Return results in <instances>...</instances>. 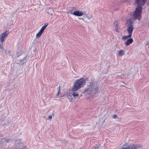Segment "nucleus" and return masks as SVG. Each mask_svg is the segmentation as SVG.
<instances>
[{"instance_id":"6e6552de","label":"nucleus","mask_w":149,"mask_h":149,"mask_svg":"<svg viewBox=\"0 0 149 149\" xmlns=\"http://www.w3.org/2000/svg\"><path fill=\"white\" fill-rule=\"evenodd\" d=\"M136 3L138 4L137 6H142L146 3L145 0H136Z\"/></svg>"},{"instance_id":"9b49d317","label":"nucleus","mask_w":149,"mask_h":149,"mask_svg":"<svg viewBox=\"0 0 149 149\" xmlns=\"http://www.w3.org/2000/svg\"><path fill=\"white\" fill-rule=\"evenodd\" d=\"M25 58H24L22 59L19 60V63L20 65H23L24 64V63L26 62L25 60Z\"/></svg>"},{"instance_id":"412c9836","label":"nucleus","mask_w":149,"mask_h":149,"mask_svg":"<svg viewBox=\"0 0 149 149\" xmlns=\"http://www.w3.org/2000/svg\"><path fill=\"white\" fill-rule=\"evenodd\" d=\"M91 15H90L89 16H87L86 17V18H87V19H89L91 18Z\"/></svg>"},{"instance_id":"f8f14e48","label":"nucleus","mask_w":149,"mask_h":149,"mask_svg":"<svg viewBox=\"0 0 149 149\" xmlns=\"http://www.w3.org/2000/svg\"><path fill=\"white\" fill-rule=\"evenodd\" d=\"M118 54L120 56H122L123 55L125 54V53L124 52L123 50H120L118 52Z\"/></svg>"},{"instance_id":"423d86ee","label":"nucleus","mask_w":149,"mask_h":149,"mask_svg":"<svg viewBox=\"0 0 149 149\" xmlns=\"http://www.w3.org/2000/svg\"><path fill=\"white\" fill-rule=\"evenodd\" d=\"M70 12L71 14L77 16H81L83 15H84L85 13H86L84 11L83 12L79 10L75 11L73 13L72 11H71V10H70Z\"/></svg>"},{"instance_id":"a211bd4d","label":"nucleus","mask_w":149,"mask_h":149,"mask_svg":"<svg viewBox=\"0 0 149 149\" xmlns=\"http://www.w3.org/2000/svg\"><path fill=\"white\" fill-rule=\"evenodd\" d=\"M47 119L48 120H51L52 119V116H48Z\"/></svg>"},{"instance_id":"0eeeda50","label":"nucleus","mask_w":149,"mask_h":149,"mask_svg":"<svg viewBox=\"0 0 149 149\" xmlns=\"http://www.w3.org/2000/svg\"><path fill=\"white\" fill-rule=\"evenodd\" d=\"M9 33L8 31H6L1 34L0 37L1 42H3L4 40V38H6Z\"/></svg>"},{"instance_id":"39448f33","label":"nucleus","mask_w":149,"mask_h":149,"mask_svg":"<svg viewBox=\"0 0 149 149\" xmlns=\"http://www.w3.org/2000/svg\"><path fill=\"white\" fill-rule=\"evenodd\" d=\"M127 26L128 28L127 29V32L128 34H130L132 35V32L134 28L132 24V22L131 20L129 21Z\"/></svg>"},{"instance_id":"4be33fe9","label":"nucleus","mask_w":149,"mask_h":149,"mask_svg":"<svg viewBox=\"0 0 149 149\" xmlns=\"http://www.w3.org/2000/svg\"><path fill=\"white\" fill-rule=\"evenodd\" d=\"M117 115L116 114L113 115V118H115L117 117Z\"/></svg>"},{"instance_id":"5701e85b","label":"nucleus","mask_w":149,"mask_h":149,"mask_svg":"<svg viewBox=\"0 0 149 149\" xmlns=\"http://www.w3.org/2000/svg\"><path fill=\"white\" fill-rule=\"evenodd\" d=\"M92 148L93 149H98V148L97 147V146H93V147Z\"/></svg>"},{"instance_id":"aec40b11","label":"nucleus","mask_w":149,"mask_h":149,"mask_svg":"<svg viewBox=\"0 0 149 149\" xmlns=\"http://www.w3.org/2000/svg\"><path fill=\"white\" fill-rule=\"evenodd\" d=\"M48 12H47V13H48V14H50L52 15V13H49V11H52V9L51 8H49L48 10Z\"/></svg>"},{"instance_id":"f3484780","label":"nucleus","mask_w":149,"mask_h":149,"mask_svg":"<svg viewBox=\"0 0 149 149\" xmlns=\"http://www.w3.org/2000/svg\"><path fill=\"white\" fill-rule=\"evenodd\" d=\"M3 139L4 140V141H5L6 143L8 142L9 140V139H8L6 138H3Z\"/></svg>"},{"instance_id":"1a4fd4ad","label":"nucleus","mask_w":149,"mask_h":149,"mask_svg":"<svg viewBox=\"0 0 149 149\" xmlns=\"http://www.w3.org/2000/svg\"><path fill=\"white\" fill-rule=\"evenodd\" d=\"M133 40L132 38H130L127 40L125 43V44L127 46H128L133 42Z\"/></svg>"},{"instance_id":"7ed1b4c3","label":"nucleus","mask_w":149,"mask_h":149,"mask_svg":"<svg viewBox=\"0 0 149 149\" xmlns=\"http://www.w3.org/2000/svg\"><path fill=\"white\" fill-rule=\"evenodd\" d=\"M142 7L141 6H137L133 14V17L135 19L140 20L141 18Z\"/></svg>"},{"instance_id":"9d476101","label":"nucleus","mask_w":149,"mask_h":149,"mask_svg":"<svg viewBox=\"0 0 149 149\" xmlns=\"http://www.w3.org/2000/svg\"><path fill=\"white\" fill-rule=\"evenodd\" d=\"M47 26V24L46 23L45 24V25L41 28L40 31H42V32H43V31Z\"/></svg>"},{"instance_id":"f257e3e1","label":"nucleus","mask_w":149,"mask_h":149,"mask_svg":"<svg viewBox=\"0 0 149 149\" xmlns=\"http://www.w3.org/2000/svg\"><path fill=\"white\" fill-rule=\"evenodd\" d=\"M86 81L84 78H81L76 80L74 83L70 92L68 93L67 96L71 102L75 100L74 98L78 97L80 91L79 89L85 84Z\"/></svg>"},{"instance_id":"2eb2a0df","label":"nucleus","mask_w":149,"mask_h":149,"mask_svg":"<svg viewBox=\"0 0 149 149\" xmlns=\"http://www.w3.org/2000/svg\"><path fill=\"white\" fill-rule=\"evenodd\" d=\"M43 32H42L41 31H40L36 35V36L37 37H40L41 35L42 34Z\"/></svg>"},{"instance_id":"20e7f679","label":"nucleus","mask_w":149,"mask_h":149,"mask_svg":"<svg viewBox=\"0 0 149 149\" xmlns=\"http://www.w3.org/2000/svg\"><path fill=\"white\" fill-rule=\"evenodd\" d=\"M119 149H143L141 146L138 145H124Z\"/></svg>"},{"instance_id":"ddd939ff","label":"nucleus","mask_w":149,"mask_h":149,"mask_svg":"<svg viewBox=\"0 0 149 149\" xmlns=\"http://www.w3.org/2000/svg\"><path fill=\"white\" fill-rule=\"evenodd\" d=\"M132 35H131L130 34H129L128 35V36H123L122 38V39L123 40L126 39H127L128 38L131 37H132Z\"/></svg>"},{"instance_id":"6ab92c4d","label":"nucleus","mask_w":149,"mask_h":149,"mask_svg":"<svg viewBox=\"0 0 149 149\" xmlns=\"http://www.w3.org/2000/svg\"><path fill=\"white\" fill-rule=\"evenodd\" d=\"M60 90V86H59L57 88V90L58 91V94H57V95L59 94Z\"/></svg>"},{"instance_id":"f03ea898","label":"nucleus","mask_w":149,"mask_h":149,"mask_svg":"<svg viewBox=\"0 0 149 149\" xmlns=\"http://www.w3.org/2000/svg\"><path fill=\"white\" fill-rule=\"evenodd\" d=\"M98 86L95 81L92 80L89 82L85 89V92L88 94L94 95L98 93Z\"/></svg>"},{"instance_id":"b1692460","label":"nucleus","mask_w":149,"mask_h":149,"mask_svg":"<svg viewBox=\"0 0 149 149\" xmlns=\"http://www.w3.org/2000/svg\"><path fill=\"white\" fill-rule=\"evenodd\" d=\"M63 142L65 144H66L67 143V141H63L62 140V141H61V142H63Z\"/></svg>"},{"instance_id":"dca6fc26","label":"nucleus","mask_w":149,"mask_h":149,"mask_svg":"<svg viewBox=\"0 0 149 149\" xmlns=\"http://www.w3.org/2000/svg\"><path fill=\"white\" fill-rule=\"evenodd\" d=\"M118 24L117 23L116 24V26L115 27V30L117 32H119L118 28Z\"/></svg>"},{"instance_id":"4468645a","label":"nucleus","mask_w":149,"mask_h":149,"mask_svg":"<svg viewBox=\"0 0 149 149\" xmlns=\"http://www.w3.org/2000/svg\"><path fill=\"white\" fill-rule=\"evenodd\" d=\"M3 43V42H1V44H0V51L1 52H2L4 51L2 47Z\"/></svg>"}]
</instances>
